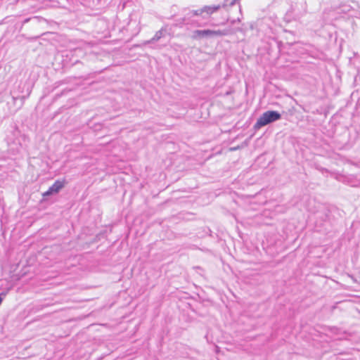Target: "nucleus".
<instances>
[{"label": "nucleus", "instance_id": "obj_5", "mask_svg": "<svg viewBox=\"0 0 360 360\" xmlns=\"http://www.w3.org/2000/svg\"><path fill=\"white\" fill-rule=\"evenodd\" d=\"M160 38V34H156V35L152 39L153 41L158 40Z\"/></svg>", "mask_w": 360, "mask_h": 360}, {"label": "nucleus", "instance_id": "obj_4", "mask_svg": "<svg viewBox=\"0 0 360 360\" xmlns=\"http://www.w3.org/2000/svg\"><path fill=\"white\" fill-rule=\"evenodd\" d=\"M226 32L221 30H196L194 32V37H214V36H224Z\"/></svg>", "mask_w": 360, "mask_h": 360}, {"label": "nucleus", "instance_id": "obj_6", "mask_svg": "<svg viewBox=\"0 0 360 360\" xmlns=\"http://www.w3.org/2000/svg\"><path fill=\"white\" fill-rule=\"evenodd\" d=\"M238 148H239V147L231 148H230V150H231V151H232V150H237Z\"/></svg>", "mask_w": 360, "mask_h": 360}, {"label": "nucleus", "instance_id": "obj_1", "mask_svg": "<svg viewBox=\"0 0 360 360\" xmlns=\"http://www.w3.org/2000/svg\"><path fill=\"white\" fill-rule=\"evenodd\" d=\"M281 118V115L276 111H266L264 112L257 120L254 125L255 129H259L261 127L267 125Z\"/></svg>", "mask_w": 360, "mask_h": 360}, {"label": "nucleus", "instance_id": "obj_2", "mask_svg": "<svg viewBox=\"0 0 360 360\" xmlns=\"http://www.w3.org/2000/svg\"><path fill=\"white\" fill-rule=\"evenodd\" d=\"M66 182L65 180H57L54 184L49 187L48 191L42 193L43 197L58 194L61 189H63Z\"/></svg>", "mask_w": 360, "mask_h": 360}, {"label": "nucleus", "instance_id": "obj_3", "mask_svg": "<svg viewBox=\"0 0 360 360\" xmlns=\"http://www.w3.org/2000/svg\"><path fill=\"white\" fill-rule=\"evenodd\" d=\"M220 8V6H205L201 8L193 11L194 15H200L202 17L209 16L217 12Z\"/></svg>", "mask_w": 360, "mask_h": 360}]
</instances>
